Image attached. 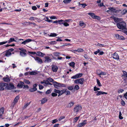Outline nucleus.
I'll return each mask as SVG.
<instances>
[{"instance_id":"nucleus-60","label":"nucleus","mask_w":127,"mask_h":127,"mask_svg":"<svg viewBox=\"0 0 127 127\" xmlns=\"http://www.w3.org/2000/svg\"><path fill=\"white\" fill-rule=\"evenodd\" d=\"M97 46H99L102 47H104L105 46V45L103 44H100L99 43H98L97 45Z\"/></svg>"},{"instance_id":"nucleus-18","label":"nucleus","mask_w":127,"mask_h":127,"mask_svg":"<svg viewBox=\"0 0 127 127\" xmlns=\"http://www.w3.org/2000/svg\"><path fill=\"white\" fill-rule=\"evenodd\" d=\"M52 71L53 72H56L57 71L58 69V67L55 65H53L52 66Z\"/></svg>"},{"instance_id":"nucleus-50","label":"nucleus","mask_w":127,"mask_h":127,"mask_svg":"<svg viewBox=\"0 0 127 127\" xmlns=\"http://www.w3.org/2000/svg\"><path fill=\"white\" fill-rule=\"evenodd\" d=\"M71 79H76L78 78L77 77V76L76 74L75 75L72 76L71 78Z\"/></svg>"},{"instance_id":"nucleus-54","label":"nucleus","mask_w":127,"mask_h":127,"mask_svg":"<svg viewBox=\"0 0 127 127\" xmlns=\"http://www.w3.org/2000/svg\"><path fill=\"white\" fill-rule=\"evenodd\" d=\"M16 103V102L14 101L11 104V107H14Z\"/></svg>"},{"instance_id":"nucleus-29","label":"nucleus","mask_w":127,"mask_h":127,"mask_svg":"<svg viewBox=\"0 0 127 127\" xmlns=\"http://www.w3.org/2000/svg\"><path fill=\"white\" fill-rule=\"evenodd\" d=\"M53 54L54 56L58 57H59L61 55L60 53L58 52H54Z\"/></svg>"},{"instance_id":"nucleus-37","label":"nucleus","mask_w":127,"mask_h":127,"mask_svg":"<svg viewBox=\"0 0 127 127\" xmlns=\"http://www.w3.org/2000/svg\"><path fill=\"white\" fill-rule=\"evenodd\" d=\"M78 78L81 77L83 75V74L82 73H79L76 74Z\"/></svg>"},{"instance_id":"nucleus-35","label":"nucleus","mask_w":127,"mask_h":127,"mask_svg":"<svg viewBox=\"0 0 127 127\" xmlns=\"http://www.w3.org/2000/svg\"><path fill=\"white\" fill-rule=\"evenodd\" d=\"M79 89V86L78 85H75L74 88V90H78Z\"/></svg>"},{"instance_id":"nucleus-62","label":"nucleus","mask_w":127,"mask_h":127,"mask_svg":"<svg viewBox=\"0 0 127 127\" xmlns=\"http://www.w3.org/2000/svg\"><path fill=\"white\" fill-rule=\"evenodd\" d=\"M58 121V120L57 119H56L52 120V123L53 124H54L56 122Z\"/></svg>"},{"instance_id":"nucleus-7","label":"nucleus","mask_w":127,"mask_h":127,"mask_svg":"<svg viewBox=\"0 0 127 127\" xmlns=\"http://www.w3.org/2000/svg\"><path fill=\"white\" fill-rule=\"evenodd\" d=\"M32 57L34 58L35 60L38 63L41 64L43 63L42 59L37 57H33L32 56H31Z\"/></svg>"},{"instance_id":"nucleus-3","label":"nucleus","mask_w":127,"mask_h":127,"mask_svg":"<svg viewBox=\"0 0 127 127\" xmlns=\"http://www.w3.org/2000/svg\"><path fill=\"white\" fill-rule=\"evenodd\" d=\"M7 84L1 82L0 83V91H3L5 89H7Z\"/></svg>"},{"instance_id":"nucleus-12","label":"nucleus","mask_w":127,"mask_h":127,"mask_svg":"<svg viewBox=\"0 0 127 127\" xmlns=\"http://www.w3.org/2000/svg\"><path fill=\"white\" fill-rule=\"evenodd\" d=\"M7 89L8 90H11L13 89L14 86L11 83H10L9 85L7 84V85L6 87Z\"/></svg>"},{"instance_id":"nucleus-17","label":"nucleus","mask_w":127,"mask_h":127,"mask_svg":"<svg viewBox=\"0 0 127 127\" xmlns=\"http://www.w3.org/2000/svg\"><path fill=\"white\" fill-rule=\"evenodd\" d=\"M53 84L55 87L56 88H57L58 87H60V83L56 81L53 82Z\"/></svg>"},{"instance_id":"nucleus-32","label":"nucleus","mask_w":127,"mask_h":127,"mask_svg":"<svg viewBox=\"0 0 127 127\" xmlns=\"http://www.w3.org/2000/svg\"><path fill=\"white\" fill-rule=\"evenodd\" d=\"M109 10L108 11V12L110 11L112 12H115V11L116 10V9L112 7H111L110 8H109Z\"/></svg>"},{"instance_id":"nucleus-41","label":"nucleus","mask_w":127,"mask_h":127,"mask_svg":"<svg viewBox=\"0 0 127 127\" xmlns=\"http://www.w3.org/2000/svg\"><path fill=\"white\" fill-rule=\"evenodd\" d=\"M68 89L69 90H72L73 89V86H71L67 87Z\"/></svg>"},{"instance_id":"nucleus-38","label":"nucleus","mask_w":127,"mask_h":127,"mask_svg":"<svg viewBox=\"0 0 127 127\" xmlns=\"http://www.w3.org/2000/svg\"><path fill=\"white\" fill-rule=\"evenodd\" d=\"M75 51H77L79 52H83L84 51V50L82 48H80L78 49L77 50H75Z\"/></svg>"},{"instance_id":"nucleus-25","label":"nucleus","mask_w":127,"mask_h":127,"mask_svg":"<svg viewBox=\"0 0 127 127\" xmlns=\"http://www.w3.org/2000/svg\"><path fill=\"white\" fill-rule=\"evenodd\" d=\"M88 14L91 16L93 19H94L96 16L94 13L92 12L89 13Z\"/></svg>"},{"instance_id":"nucleus-43","label":"nucleus","mask_w":127,"mask_h":127,"mask_svg":"<svg viewBox=\"0 0 127 127\" xmlns=\"http://www.w3.org/2000/svg\"><path fill=\"white\" fill-rule=\"evenodd\" d=\"M64 22V20H58V23L59 24H63Z\"/></svg>"},{"instance_id":"nucleus-10","label":"nucleus","mask_w":127,"mask_h":127,"mask_svg":"<svg viewBox=\"0 0 127 127\" xmlns=\"http://www.w3.org/2000/svg\"><path fill=\"white\" fill-rule=\"evenodd\" d=\"M115 36L117 39L119 40H123L125 39V37L123 36L120 35L118 34H115Z\"/></svg>"},{"instance_id":"nucleus-44","label":"nucleus","mask_w":127,"mask_h":127,"mask_svg":"<svg viewBox=\"0 0 127 127\" xmlns=\"http://www.w3.org/2000/svg\"><path fill=\"white\" fill-rule=\"evenodd\" d=\"M45 18L46 19H45V21L48 22H52V21H53V20H49V18L48 17H46Z\"/></svg>"},{"instance_id":"nucleus-49","label":"nucleus","mask_w":127,"mask_h":127,"mask_svg":"<svg viewBox=\"0 0 127 127\" xmlns=\"http://www.w3.org/2000/svg\"><path fill=\"white\" fill-rule=\"evenodd\" d=\"M47 80L48 81L50 82H53L54 80L51 77H49L47 78Z\"/></svg>"},{"instance_id":"nucleus-21","label":"nucleus","mask_w":127,"mask_h":127,"mask_svg":"<svg viewBox=\"0 0 127 127\" xmlns=\"http://www.w3.org/2000/svg\"><path fill=\"white\" fill-rule=\"evenodd\" d=\"M2 80L4 81L7 82H9L10 81V79L9 78L7 77H3Z\"/></svg>"},{"instance_id":"nucleus-46","label":"nucleus","mask_w":127,"mask_h":127,"mask_svg":"<svg viewBox=\"0 0 127 127\" xmlns=\"http://www.w3.org/2000/svg\"><path fill=\"white\" fill-rule=\"evenodd\" d=\"M97 82V84L98 85V86L100 87L102 86V85H101V83L99 81L98 79H96Z\"/></svg>"},{"instance_id":"nucleus-5","label":"nucleus","mask_w":127,"mask_h":127,"mask_svg":"<svg viewBox=\"0 0 127 127\" xmlns=\"http://www.w3.org/2000/svg\"><path fill=\"white\" fill-rule=\"evenodd\" d=\"M84 79L83 78H81L76 79L74 81V83L76 84H79L83 85L84 83Z\"/></svg>"},{"instance_id":"nucleus-63","label":"nucleus","mask_w":127,"mask_h":127,"mask_svg":"<svg viewBox=\"0 0 127 127\" xmlns=\"http://www.w3.org/2000/svg\"><path fill=\"white\" fill-rule=\"evenodd\" d=\"M124 91V90L122 89H121L120 90H118V92L119 93H122Z\"/></svg>"},{"instance_id":"nucleus-55","label":"nucleus","mask_w":127,"mask_h":127,"mask_svg":"<svg viewBox=\"0 0 127 127\" xmlns=\"http://www.w3.org/2000/svg\"><path fill=\"white\" fill-rule=\"evenodd\" d=\"M30 102L27 103L25 104L24 107V108H26L28 106L30 103Z\"/></svg>"},{"instance_id":"nucleus-24","label":"nucleus","mask_w":127,"mask_h":127,"mask_svg":"<svg viewBox=\"0 0 127 127\" xmlns=\"http://www.w3.org/2000/svg\"><path fill=\"white\" fill-rule=\"evenodd\" d=\"M65 89H63L61 91H60V92L59 93V94L58 95V96H60L61 95L63 94L64 93H65L66 91V90Z\"/></svg>"},{"instance_id":"nucleus-40","label":"nucleus","mask_w":127,"mask_h":127,"mask_svg":"<svg viewBox=\"0 0 127 127\" xmlns=\"http://www.w3.org/2000/svg\"><path fill=\"white\" fill-rule=\"evenodd\" d=\"M23 82L28 84H30L31 83L29 80L25 79L24 80Z\"/></svg>"},{"instance_id":"nucleus-11","label":"nucleus","mask_w":127,"mask_h":127,"mask_svg":"<svg viewBox=\"0 0 127 127\" xmlns=\"http://www.w3.org/2000/svg\"><path fill=\"white\" fill-rule=\"evenodd\" d=\"M95 93L96 94V96H99L101 95H103L104 94H107V93L103 92L102 91H97L95 92Z\"/></svg>"},{"instance_id":"nucleus-23","label":"nucleus","mask_w":127,"mask_h":127,"mask_svg":"<svg viewBox=\"0 0 127 127\" xmlns=\"http://www.w3.org/2000/svg\"><path fill=\"white\" fill-rule=\"evenodd\" d=\"M5 110V108L4 107H2L0 108V114L2 116L4 114Z\"/></svg>"},{"instance_id":"nucleus-61","label":"nucleus","mask_w":127,"mask_h":127,"mask_svg":"<svg viewBox=\"0 0 127 127\" xmlns=\"http://www.w3.org/2000/svg\"><path fill=\"white\" fill-rule=\"evenodd\" d=\"M63 59H64V58L61 57H58L57 59H56V60H61Z\"/></svg>"},{"instance_id":"nucleus-28","label":"nucleus","mask_w":127,"mask_h":127,"mask_svg":"<svg viewBox=\"0 0 127 127\" xmlns=\"http://www.w3.org/2000/svg\"><path fill=\"white\" fill-rule=\"evenodd\" d=\"M38 73L37 72H35L34 71H32L30 72L29 74L30 75H34L37 74Z\"/></svg>"},{"instance_id":"nucleus-27","label":"nucleus","mask_w":127,"mask_h":127,"mask_svg":"<svg viewBox=\"0 0 127 127\" xmlns=\"http://www.w3.org/2000/svg\"><path fill=\"white\" fill-rule=\"evenodd\" d=\"M47 101V98L45 97L42 99L41 100V103L42 104L46 102Z\"/></svg>"},{"instance_id":"nucleus-64","label":"nucleus","mask_w":127,"mask_h":127,"mask_svg":"<svg viewBox=\"0 0 127 127\" xmlns=\"http://www.w3.org/2000/svg\"><path fill=\"white\" fill-rule=\"evenodd\" d=\"M121 104L123 106H124L125 105V103L124 101L122 100L121 102Z\"/></svg>"},{"instance_id":"nucleus-34","label":"nucleus","mask_w":127,"mask_h":127,"mask_svg":"<svg viewBox=\"0 0 127 127\" xmlns=\"http://www.w3.org/2000/svg\"><path fill=\"white\" fill-rule=\"evenodd\" d=\"M75 63L73 62H72L69 63V65L70 66L74 67L75 65Z\"/></svg>"},{"instance_id":"nucleus-45","label":"nucleus","mask_w":127,"mask_h":127,"mask_svg":"<svg viewBox=\"0 0 127 127\" xmlns=\"http://www.w3.org/2000/svg\"><path fill=\"white\" fill-rule=\"evenodd\" d=\"M100 89V88H97L96 86L94 87V91H96L99 90Z\"/></svg>"},{"instance_id":"nucleus-47","label":"nucleus","mask_w":127,"mask_h":127,"mask_svg":"<svg viewBox=\"0 0 127 127\" xmlns=\"http://www.w3.org/2000/svg\"><path fill=\"white\" fill-rule=\"evenodd\" d=\"M52 91L50 89L48 90L45 93L46 94H49Z\"/></svg>"},{"instance_id":"nucleus-16","label":"nucleus","mask_w":127,"mask_h":127,"mask_svg":"<svg viewBox=\"0 0 127 127\" xmlns=\"http://www.w3.org/2000/svg\"><path fill=\"white\" fill-rule=\"evenodd\" d=\"M74 104V102L71 101L66 106V108H70Z\"/></svg>"},{"instance_id":"nucleus-1","label":"nucleus","mask_w":127,"mask_h":127,"mask_svg":"<svg viewBox=\"0 0 127 127\" xmlns=\"http://www.w3.org/2000/svg\"><path fill=\"white\" fill-rule=\"evenodd\" d=\"M117 26L118 28L120 29H126V23L124 22H119L117 24Z\"/></svg>"},{"instance_id":"nucleus-6","label":"nucleus","mask_w":127,"mask_h":127,"mask_svg":"<svg viewBox=\"0 0 127 127\" xmlns=\"http://www.w3.org/2000/svg\"><path fill=\"white\" fill-rule=\"evenodd\" d=\"M38 84H35L33 85V88L30 89L29 91L31 92H34L37 90V88L36 87L37 86Z\"/></svg>"},{"instance_id":"nucleus-48","label":"nucleus","mask_w":127,"mask_h":127,"mask_svg":"<svg viewBox=\"0 0 127 127\" xmlns=\"http://www.w3.org/2000/svg\"><path fill=\"white\" fill-rule=\"evenodd\" d=\"M106 72L101 71L100 73L98 74V75H106Z\"/></svg>"},{"instance_id":"nucleus-15","label":"nucleus","mask_w":127,"mask_h":127,"mask_svg":"<svg viewBox=\"0 0 127 127\" xmlns=\"http://www.w3.org/2000/svg\"><path fill=\"white\" fill-rule=\"evenodd\" d=\"M45 60L44 62L45 63H49L51 62V59L50 58V57L49 56H46L44 57Z\"/></svg>"},{"instance_id":"nucleus-52","label":"nucleus","mask_w":127,"mask_h":127,"mask_svg":"<svg viewBox=\"0 0 127 127\" xmlns=\"http://www.w3.org/2000/svg\"><path fill=\"white\" fill-rule=\"evenodd\" d=\"M57 95V94L55 93H53L51 94V95L53 97H56Z\"/></svg>"},{"instance_id":"nucleus-59","label":"nucleus","mask_w":127,"mask_h":127,"mask_svg":"<svg viewBox=\"0 0 127 127\" xmlns=\"http://www.w3.org/2000/svg\"><path fill=\"white\" fill-rule=\"evenodd\" d=\"M63 24H64V26L65 27H67L69 26V24L67 22H64Z\"/></svg>"},{"instance_id":"nucleus-9","label":"nucleus","mask_w":127,"mask_h":127,"mask_svg":"<svg viewBox=\"0 0 127 127\" xmlns=\"http://www.w3.org/2000/svg\"><path fill=\"white\" fill-rule=\"evenodd\" d=\"M87 124V120H85L83 121L82 123H80L77 126V127H82L84 126Z\"/></svg>"},{"instance_id":"nucleus-57","label":"nucleus","mask_w":127,"mask_h":127,"mask_svg":"<svg viewBox=\"0 0 127 127\" xmlns=\"http://www.w3.org/2000/svg\"><path fill=\"white\" fill-rule=\"evenodd\" d=\"M36 18L34 17H31L29 19V20H34L36 19Z\"/></svg>"},{"instance_id":"nucleus-51","label":"nucleus","mask_w":127,"mask_h":127,"mask_svg":"<svg viewBox=\"0 0 127 127\" xmlns=\"http://www.w3.org/2000/svg\"><path fill=\"white\" fill-rule=\"evenodd\" d=\"M54 92L56 93H58L60 92V91L59 90H57L56 89H55L54 90Z\"/></svg>"},{"instance_id":"nucleus-19","label":"nucleus","mask_w":127,"mask_h":127,"mask_svg":"<svg viewBox=\"0 0 127 127\" xmlns=\"http://www.w3.org/2000/svg\"><path fill=\"white\" fill-rule=\"evenodd\" d=\"M111 18L114 19L115 22L117 23L120 21V19L118 18L115 17L114 16H111Z\"/></svg>"},{"instance_id":"nucleus-2","label":"nucleus","mask_w":127,"mask_h":127,"mask_svg":"<svg viewBox=\"0 0 127 127\" xmlns=\"http://www.w3.org/2000/svg\"><path fill=\"white\" fill-rule=\"evenodd\" d=\"M20 51H19L20 55L22 57H25L27 55L26 50L23 48H20L18 49Z\"/></svg>"},{"instance_id":"nucleus-56","label":"nucleus","mask_w":127,"mask_h":127,"mask_svg":"<svg viewBox=\"0 0 127 127\" xmlns=\"http://www.w3.org/2000/svg\"><path fill=\"white\" fill-rule=\"evenodd\" d=\"M38 86L40 90L42 89L44 87V86H43L42 85L40 84H39L38 85Z\"/></svg>"},{"instance_id":"nucleus-58","label":"nucleus","mask_w":127,"mask_h":127,"mask_svg":"<svg viewBox=\"0 0 127 127\" xmlns=\"http://www.w3.org/2000/svg\"><path fill=\"white\" fill-rule=\"evenodd\" d=\"M122 72L123 73V76L126 77L127 75V72L124 71H123Z\"/></svg>"},{"instance_id":"nucleus-4","label":"nucleus","mask_w":127,"mask_h":127,"mask_svg":"<svg viewBox=\"0 0 127 127\" xmlns=\"http://www.w3.org/2000/svg\"><path fill=\"white\" fill-rule=\"evenodd\" d=\"M81 106L79 105H77L75 106L73 110L74 112L78 113L81 111Z\"/></svg>"},{"instance_id":"nucleus-26","label":"nucleus","mask_w":127,"mask_h":127,"mask_svg":"<svg viewBox=\"0 0 127 127\" xmlns=\"http://www.w3.org/2000/svg\"><path fill=\"white\" fill-rule=\"evenodd\" d=\"M7 41V43H10L12 42H16V41L15 40L14 38H10L9 40Z\"/></svg>"},{"instance_id":"nucleus-22","label":"nucleus","mask_w":127,"mask_h":127,"mask_svg":"<svg viewBox=\"0 0 127 127\" xmlns=\"http://www.w3.org/2000/svg\"><path fill=\"white\" fill-rule=\"evenodd\" d=\"M32 40L31 39H27L24 41L22 42V44H26L28 43L31 41Z\"/></svg>"},{"instance_id":"nucleus-53","label":"nucleus","mask_w":127,"mask_h":127,"mask_svg":"<svg viewBox=\"0 0 127 127\" xmlns=\"http://www.w3.org/2000/svg\"><path fill=\"white\" fill-rule=\"evenodd\" d=\"M45 84H46L47 85H52V84L50 83L49 82L48 80H45Z\"/></svg>"},{"instance_id":"nucleus-20","label":"nucleus","mask_w":127,"mask_h":127,"mask_svg":"<svg viewBox=\"0 0 127 127\" xmlns=\"http://www.w3.org/2000/svg\"><path fill=\"white\" fill-rule=\"evenodd\" d=\"M36 55L37 56H41L42 57H44L45 55V54L43 53L40 52H37L36 53Z\"/></svg>"},{"instance_id":"nucleus-30","label":"nucleus","mask_w":127,"mask_h":127,"mask_svg":"<svg viewBox=\"0 0 127 127\" xmlns=\"http://www.w3.org/2000/svg\"><path fill=\"white\" fill-rule=\"evenodd\" d=\"M80 116H79L78 117H76L74 118L73 119V123H75L80 118Z\"/></svg>"},{"instance_id":"nucleus-14","label":"nucleus","mask_w":127,"mask_h":127,"mask_svg":"<svg viewBox=\"0 0 127 127\" xmlns=\"http://www.w3.org/2000/svg\"><path fill=\"white\" fill-rule=\"evenodd\" d=\"M24 84V83L23 82L20 81L18 83L17 86L19 88H22L23 87Z\"/></svg>"},{"instance_id":"nucleus-33","label":"nucleus","mask_w":127,"mask_h":127,"mask_svg":"<svg viewBox=\"0 0 127 127\" xmlns=\"http://www.w3.org/2000/svg\"><path fill=\"white\" fill-rule=\"evenodd\" d=\"M79 25L81 26L82 27L84 25V27H85V24L83 21H80L79 22Z\"/></svg>"},{"instance_id":"nucleus-39","label":"nucleus","mask_w":127,"mask_h":127,"mask_svg":"<svg viewBox=\"0 0 127 127\" xmlns=\"http://www.w3.org/2000/svg\"><path fill=\"white\" fill-rule=\"evenodd\" d=\"M127 12V9H124L121 12V14L123 15L125 14Z\"/></svg>"},{"instance_id":"nucleus-8","label":"nucleus","mask_w":127,"mask_h":127,"mask_svg":"<svg viewBox=\"0 0 127 127\" xmlns=\"http://www.w3.org/2000/svg\"><path fill=\"white\" fill-rule=\"evenodd\" d=\"M4 56H6L7 57H8L11 56L12 53L10 52H9L8 50H6L5 52L2 53Z\"/></svg>"},{"instance_id":"nucleus-42","label":"nucleus","mask_w":127,"mask_h":127,"mask_svg":"<svg viewBox=\"0 0 127 127\" xmlns=\"http://www.w3.org/2000/svg\"><path fill=\"white\" fill-rule=\"evenodd\" d=\"M19 97L18 96H17L15 98L14 100V101H15L16 102H17L19 100Z\"/></svg>"},{"instance_id":"nucleus-36","label":"nucleus","mask_w":127,"mask_h":127,"mask_svg":"<svg viewBox=\"0 0 127 127\" xmlns=\"http://www.w3.org/2000/svg\"><path fill=\"white\" fill-rule=\"evenodd\" d=\"M71 0H64L63 1L65 4H67L70 3Z\"/></svg>"},{"instance_id":"nucleus-13","label":"nucleus","mask_w":127,"mask_h":127,"mask_svg":"<svg viewBox=\"0 0 127 127\" xmlns=\"http://www.w3.org/2000/svg\"><path fill=\"white\" fill-rule=\"evenodd\" d=\"M112 56L114 59L118 60L119 59V56L116 52L113 54L112 55Z\"/></svg>"},{"instance_id":"nucleus-31","label":"nucleus","mask_w":127,"mask_h":127,"mask_svg":"<svg viewBox=\"0 0 127 127\" xmlns=\"http://www.w3.org/2000/svg\"><path fill=\"white\" fill-rule=\"evenodd\" d=\"M48 35L50 37H55L57 35V34L56 33H51L50 35H49V34Z\"/></svg>"}]
</instances>
